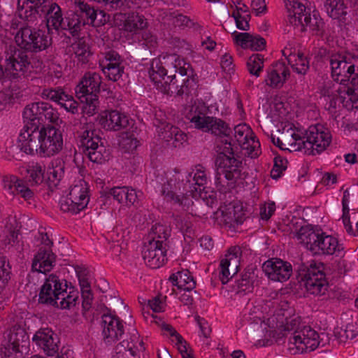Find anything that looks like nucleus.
<instances>
[{
	"instance_id": "obj_1",
	"label": "nucleus",
	"mask_w": 358,
	"mask_h": 358,
	"mask_svg": "<svg viewBox=\"0 0 358 358\" xmlns=\"http://www.w3.org/2000/svg\"><path fill=\"white\" fill-rule=\"evenodd\" d=\"M17 147L28 155L50 157L57 154L63 147L61 131L55 127H42L41 129L21 131Z\"/></svg>"
},
{
	"instance_id": "obj_2",
	"label": "nucleus",
	"mask_w": 358,
	"mask_h": 358,
	"mask_svg": "<svg viewBox=\"0 0 358 358\" xmlns=\"http://www.w3.org/2000/svg\"><path fill=\"white\" fill-rule=\"evenodd\" d=\"M289 143L290 151H301L306 155H316L324 151L330 144L331 135L329 130L322 124L311 125L303 136L292 134Z\"/></svg>"
},
{
	"instance_id": "obj_3",
	"label": "nucleus",
	"mask_w": 358,
	"mask_h": 358,
	"mask_svg": "<svg viewBox=\"0 0 358 358\" xmlns=\"http://www.w3.org/2000/svg\"><path fill=\"white\" fill-rule=\"evenodd\" d=\"M283 336L288 338L289 350L294 354L312 352L323 340L310 327L301 326L296 319L287 322Z\"/></svg>"
},
{
	"instance_id": "obj_4",
	"label": "nucleus",
	"mask_w": 358,
	"mask_h": 358,
	"mask_svg": "<svg viewBox=\"0 0 358 358\" xmlns=\"http://www.w3.org/2000/svg\"><path fill=\"white\" fill-rule=\"evenodd\" d=\"M298 239L314 255L339 256L343 252V246L336 238L328 235L321 229H313L308 226L302 227L298 233Z\"/></svg>"
},
{
	"instance_id": "obj_5",
	"label": "nucleus",
	"mask_w": 358,
	"mask_h": 358,
	"mask_svg": "<svg viewBox=\"0 0 358 358\" xmlns=\"http://www.w3.org/2000/svg\"><path fill=\"white\" fill-rule=\"evenodd\" d=\"M300 287L308 294L321 296L326 294L329 285L326 278L327 268L324 263L311 260L299 267Z\"/></svg>"
},
{
	"instance_id": "obj_6",
	"label": "nucleus",
	"mask_w": 358,
	"mask_h": 358,
	"mask_svg": "<svg viewBox=\"0 0 358 358\" xmlns=\"http://www.w3.org/2000/svg\"><path fill=\"white\" fill-rule=\"evenodd\" d=\"M2 59L4 69L0 64V81L15 80L28 76L33 71L27 52L17 48L15 44L6 45Z\"/></svg>"
},
{
	"instance_id": "obj_7",
	"label": "nucleus",
	"mask_w": 358,
	"mask_h": 358,
	"mask_svg": "<svg viewBox=\"0 0 358 358\" xmlns=\"http://www.w3.org/2000/svg\"><path fill=\"white\" fill-rule=\"evenodd\" d=\"M192 173L182 174L179 170L175 169L167 176V181L162 189V194L169 201H173L180 206H186L188 196H195L197 189L191 183Z\"/></svg>"
},
{
	"instance_id": "obj_8",
	"label": "nucleus",
	"mask_w": 358,
	"mask_h": 358,
	"mask_svg": "<svg viewBox=\"0 0 358 358\" xmlns=\"http://www.w3.org/2000/svg\"><path fill=\"white\" fill-rule=\"evenodd\" d=\"M66 287V281L63 284L57 275L50 274L41 287L38 301L43 304L60 306L61 308H70L76 306L78 296H65Z\"/></svg>"
},
{
	"instance_id": "obj_9",
	"label": "nucleus",
	"mask_w": 358,
	"mask_h": 358,
	"mask_svg": "<svg viewBox=\"0 0 358 358\" xmlns=\"http://www.w3.org/2000/svg\"><path fill=\"white\" fill-rule=\"evenodd\" d=\"M179 72H184L185 74L191 76L192 73L191 64L176 54H169L152 60L149 75L152 82H159L160 79L164 80L165 76L169 73L173 75Z\"/></svg>"
},
{
	"instance_id": "obj_10",
	"label": "nucleus",
	"mask_w": 358,
	"mask_h": 358,
	"mask_svg": "<svg viewBox=\"0 0 358 358\" xmlns=\"http://www.w3.org/2000/svg\"><path fill=\"white\" fill-rule=\"evenodd\" d=\"M102 84L101 76L95 72L85 73L76 89V96L84 103L83 110L89 115L96 113L99 101L98 94Z\"/></svg>"
},
{
	"instance_id": "obj_11",
	"label": "nucleus",
	"mask_w": 358,
	"mask_h": 358,
	"mask_svg": "<svg viewBox=\"0 0 358 358\" xmlns=\"http://www.w3.org/2000/svg\"><path fill=\"white\" fill-rule=\"evenodd\" d=\"M15 40L16 42L15 45L27 52L33 68L31 52L45 50L50 44V39L48 38L44 31L35 29L31 25L22 27L17 31Z\"/></svg>"
},
{
	"instance_id": "obj_12",
	"label": "nucleus",
	"mask_w": 358,
	"mask_h": 358,
	"mask_svg": "<svg viewBox=\"0 0 358 358\" xmlns=\"http://www.w3.org/2000/svg\"><path fill=\"white\" fill-rule=\"evenodd\" d=\"M215 164L217 171L215 180L218 189L226 192L234 187L236 180L241 176L242 162L234 157L220 155L217 157Z\"/></svg>"
},
{
	"instance_id": "obj_13",
	"label": "nucleus",
	"mask_w": 358,
	"mask_h": 358,
	"mask_svg": "<svg viewBox=\"0 0 358 358\" xmlns=\"http://www.w3.org/2000/svg\"><path fill=\"white\" fill-rule=\"evenodd\" d=\"M329 64L333 79L345 85L358 68V57L349 52H336L329 56Z\"/></svg>"
},
{
	"instance_id": "obj_14",
	"label": "nucleus",
	"mask_w": 358,
	"mask_h": 358,
	"mask_svg": "<svg viewBox=\"0 0 358 358\" xmlns=\"http://www.w3.org/2000/svg\"><path fill=\"white\" fill-rule=\"evenodd\" d=\"M81 143L85 155L91 162L102 164L109 160L110 149L96 130L84 131L81 136Z\"/></svg>"
},
{
	"instance_id": "obj_15",
	"label": "nucleus",
	"mask_w": 358,
	"mask_h": 358,
	"mask_svg": "<svg viewBox=\"0 0 358 358\" xmlns=\"http://www.w3.org/2000/svg\"><path fill=\"white\" fill-rule=\"evenodd\" d=\"M195 128L204 132L210 131L216 136L224 135L227 136L231 134V129L221 119L207 116L201 112L198 106H192L186 115Z\"/></svg>"
},
{
	"instance_id": "obj_16",
	"label": "nucleus",
	"mask_w": 358,
	"mask_h": 358,
	"mask_svg": "<svg viewBox=\"0 0 358 358\" xmlns=\"http://www.w3.org/2000/svg\"><path fill=\"white\" fill-rule=\"evenodd\" d=\"M28 23L34 24L38 17L44 16L46 18V26L48 32L52 29L60 30L64 17L62 15L61 8L56 3L48 1L45 5L38 7L37 10L29 11Z\"/></svg>"
},
{
	"instance_id": "obj_17",
	"label": "nucleus",
	"mask_w": 358,
	"mask_h": 358,
	"mask_svg": "<svg viewBox=\"0 0 358 358\" xmlns=\"http://www.w3.org/2000/svg\"><path fill=\"white\" fill-rule=\"evenodd\" d=\"M48 103L36 102L27 105L23 111L24 126L21 131L41 129L45 123V113Z\"/></svg>"
},
{
	"instance_id": "obj_18",
	"label": "nucleus",
	"mask_w": 358,
	"mask_h": 358,
	"mask_svg": "<svg viewBox=\"0 0 358 358\" xmlns=\"http://www.w3.org/2000/svg\"><path fill=\"white\" fill-rule=\"evenodd\" d=\"M241 249L239 246L231 247L220 262V279L226 284L237 273L241 257Z\"/></svg>"
},
{
	"instance_id": "obj_19",
	"label": "nucleus",
	"mask_w": 358,
	"mask_h": 358,
	"mask_svg": "<svg viewBox=\"0 0 358 358\" xmlns=\"http://www.w3.org/2000/svg\"><path fill=\"white\" fill-rule=\"evenodd\" d=\"M153 124L157 127L161 139L173 148H177L186 141L187 136L178 127L167 123L164 118L155 117Z\"/></svg>"
},
{
	"instance_id": "obj_20",
	"label": "nucleus",
	"mask_w": 358,
	"mask_h": 358,
	"mask_svg": "<svg viewBox=\"0 0 358 358\" xmlns=\"http://www.w3.org/2000/svg\"><path fill=\"white\" fill-rule=\"evenodd\" d=\"M166 243L162 241L145 243L143 250V258L148 266L158 268L162 266L166 259Z\"/></svg>"
},
{
	"instance_id": "obj_21",
	"label": "nucleus",
	"mask_w": 358,
	"mask_h": 358,
	"mask_svg": "<svg viewBox=\"0 0 358 358\" xmlns=\"http://www.w3.org/2000/svg\"><path fill=\"white\" fill-rule=\"evenodd\" d=\"M262 270L269 279L274 281L284 282L292 275V265L280 259H271L262 265Z\"/></svg>"
},
{
	"instance_id": "obj_22",
	"label": "nucleus",
	"mask_w": 358,
	"mask_h": 358,
	"mask_svg": "<svg viewBox=\"0 0 358 358\" xmlns=\"http://www.w3.org/2000/svg\"><path fill=\"white\" fill-rule=\"evenodd\" d=\"M250 128L245 124H241L234 127V137L243 149L248 150V155L252 158L258 157L260 154V143L255 137L250 136Z\"/></svg>"
},
{
	"instance_id": "obj_23",
	"label": "nucleus",
	"mask_w": 358,
	"mask_h": 358,
	"mask_svg": "<svg viewBox=\"0 0 358 358\" xmlns=\"http://www.w3.org/2000/svg\"><path fill=\"white\" fill-rule=\"evenodd\" d=\"M33 341L43 349L48 356H54L58 352L59 339L57 335L48 328L36 331L33 337Z\"/></svg>"
},
{
	"instance_id": "obj_24",
	"label": "nucleus",
	"mask_w": 358,
	"mask_h": 358,
	"mask_svg": "<svg viewBox=\"0 0 358 358\" xmlns=\"http://www.w3.org/2000/svg\"><path fill=\"white\" fill-rule=\"evenodd\" d=\"M101 326L103 335L108 342L118 340L124 331L122 321L111 314L107 313L102 315Z\"/></svg>"
},
{
	"instance_id": "obj_25",
	"label": "nucleus",
	"mask_w": 358,
	"mask_h": 358,
	"mask_svg": "<svg viewBox=\"0 0 358 358\" xmlns=\"http://www.w3.org/2000/svg\"><path fill=\"white\" fill-rule=\"evenodd\" d=\"M289 76V70L285 62H277L267 70L265 83L272 88H280Z\"/></svg>"
},
{
	"instance_id": "obj_26",
	"label": "nucleus",
	"mask_w": 358,
	"mask_h": 358,
	"mask_svg": "<svg viewBox=\"0 0 358 358\" xmlns=\"http://www.w3.org/2000/svg\"><path fill=\"white\" fill-rule=\"evenodd\" d=\"M106 64H101V70L106 77L113 82L118 81L124 73V67L120 62V56L115 52L106 56Z\"/></svg>"
},
{
	"instance_id": "obj_27",
	"label": "nucleus",
	"mask_w": 358,
	"mask_h": 358,
	"mask_svg": "<svg viewBox=\"0 0 358 358\" xmlns=\"http://www.w3.org/2000/svg\"><path fill=\"white\" fill-rule=\"evenodd\" d=\"M55 259L56 256L50 248L41 247L33 260L32 270L45 273L53 268Z\"/></svg>"
},
{
	"instance_id": "obj_28",
	"label": "nucleus",
	"mask_w": 358,
	"mask_h": 358,
	"mask_svg": "<svg viewBox=\"0 0 358 358\" xmlns=\"http://www.w3.org/2000/svg\"><path fill=\"white\" fill-rule=\"evenodd\" d=\"M100 122L107 130L119 131L127 129L130 125V119L120 111L111 110L101 118Z\"/></svg>"
},
{
	"instance_id": "obj_29",
	"label": "nucleus",
	"mask_w": 358,
	"mask_h": 358,
	"mask_svg": "<svg viewBox=\"0 0 358 358\" xmlns=\"http://www.w3.org/2000/svg\"><path fill=\"white\" fill-rule=\"evenodd\" d=\"M3 188L7 194L13 196L20 194L25 200L31 199L34 193L22 180L15 176H6L3 180Z\"/></svg>"
},
{
	"instance_id": "obj_30",
	"label": "nucleus",
	"mask_w": 358,
	"mask_h": 358,
	"mask_svg": "<svg viewBox=\"0 0 358 358\" xmlns=\"http://www.w3.org/2000/svg\"><path fill=\"white\" fill-rule=\"evenodd\" d=\"M3 342L26 350L29 343V336L23 328L14 326L5 332Z\"/></svg>"
},
{
	"instance_id": "obj_31",
	"label": "nucleus",
	"mask_w": 358,
	"mask_h": 358,
	"mask_svg": "<svg viewBox=\"0 0 358 358\" xmlns=\"http://www.w3.org/2000/svg\"><path fill=\"white\" fill-rule=\"evenodd\" d=\"M157 88L162 93L168 95L176 94L177 96H182V94H187V87L184 85H177L178 83L175 78V76L169 75L165 77L164 80L160 79L159 82H153Z\"/></svg>"
},
{
	"instance_id": "obj_32",
	"label": "nucleus",
	"mask_w": 358,
	"mask_h": 358,
	"mask_svg": "<svg viewBox=\"0 0 358 358\" xmlns=\"http://www.w3.org/2000/svg\"><path fill=\"white\" fill-rule=\"evenodd\" d=\"M324 7L327 14L334 20L344 23L348 13V7L341 0H324Z\"/></svg>"
},
{
	"instance_id": "obj_33",
	"label": "nucleus",
	"mask_w": 358,
	"mask_h": 358,
	"mask_svg": "<svg viewBox=\"0 0 358 358\" xmlns=\"http://www.w3.org/2000/svg\"><path fill=\"white\" fill-rule=\"evenodd\" d=\"M85 20L78 15V13L70 12L65 15L60 30L68 31L74 38H79Z\"/></svg>"
},
{
	"instance_id": "obj_34",
	"label": "nucleus",
	"mask_w": 358,
	"mask_h": 358,
	"mask_svg": "<svg viewBox=\"0 0 358 358\" xmlns=\"http://www.w3.org/2000/svg\"><path fill=\"white\" fill-rule=\"evenodd\" d=\"M288 10V22L294 26L299 27L303 22L304 17L309 13L310 9H306L305 6L297 1L289 2L287 4Z\"/></svg>"
},
{
	"instance_id": "obj_35",
	"label": "nucleus",
	"mask_w": 358,
	"mask_h": 358,
	"mask_svg": "<svg viewBox=\"0 0 358 358\" xmlns=\"http://www.w3.org/2000/svg\"><path fill=\"white\" fill-rule=\"evenodd\" d=\"M169 280L173 285L177 286L178 289H182L185 291H191L196 287V281L188 270L178 271L172 274Z\"/></svg>"
},
{
	"instance_id": "obj_36",
	"label": "nucleus",
	"mask_w": 358,
	"mask_h": 358,
	"mask_svg": "<svg viewBox=\"0 0 358 358\" xmlns=\"http://www.w3.org/2000/svg\"><path fill=\"white\" fill-rule=\"evenodd\" d=\"M48 1V0H18L19 16L28 22L29 11L37 10L38 7L45 5Z\"/></svg>"
},
{
	"instance_id": "obj_37",
	"label": "nucleus",
	"mask_w": 358,
	"mask_h": 358,
	"mask_svg": "<svg viewBox=\"0 0 358 358\" xmlns=\"http://www.w3.org/2000/svg\"><path fill=\"white\" fill-rule=\"evenodd\" d=\"M303 24L299 25L301 31L306 30V27H308L316 35H322L323 33L324 22L317 14L313 13L311 17L310 12L304 17Z\"/></svg>"
},
{
	"instance_id": "obj_38",
	"label": "nucleus",
	"mask_w": 358,
	"mask_h": 358,
	"mask_svg": "<svg viewBox=\"0 0 358 358\" xmlns=\"http://www.w3.org/2000/svg\"><path fill=\"white\" fill-rule=\"evenodd\" d=\"M287 62L294 71L301 75H305L309 69V62L303 53L297 55L289 54Z\"/></svg>"
},
{
	"instance_id": "obj_39",
	"label": "nucleus",
	"mask_w": 358,
	"mask_h": 358,
	"mask_svg": "<svg viewBox=\"0 0 358 358\" xmlns=\"http://www.w3.org/2000/svg\"><path fill=\"white\" fill-rule=\"evenodd\" d=\"M147 21L143 15L131 13L124 22V29L129 32H137L147 27Z\"/></svg>"
},
{
	"instance_id": "obj_40",
	"label": "nucleus",
	"mask_w": 358,
	"mask_h": 358,
	"mask_svg": "<svg viewBox=\"0 0 358 358\" xmlns=\"http://www.w3.org/2000/svg\"><path fill=\"white\" fill-rule=\"evenodd\" d=\"M44 169L38 164L29 166L27 169V178L30 185H38L44 180Z\"/></svg>"
},
{
	"instance_id": "obj_41",
	"label": "nucleus",
	"mask_w": 358,
	"mask_h": 358,
	"mask_svg": "<svg viewBox=\"0 0 358 358\" xmlns=\"http://www.w3.org/2000/svg\"><path fill=\"white\" fill-rule=\"evenodd\" d=\"M63 175L64 167L62 166H56L55 167L49 169L47 172L45 183L51 191L59 185Z\"/></svg>"
},
{
	"instance_id": "obj_42",
	"label": "nucleus",
	"mask_w": 358,
	"mask_h": 358,
	"mask_svg": "<svg viewBox=\"0 0 358 358\" xmlns=\"http://www.w3.org/2000/svg\"><path fill=\"white\" fill-rule=\"evenodd\" d=\"M162 14L159 15L162 19L166 18L169 20H173V23L176 26H185L192 27L195 23L188 17L182 14H175V13H168L167 11L161 10Z\"/></svg>"
},
{
	"instance_id": "obj_43",
	"label": "nucleus",
	"mask_w": 358,
	"mask_h": 358,
	"mask_svg": "<svg viewBox=\"0 0 358 358\" xmlns=\"http://www.w3.org/2000/svg\"><path fill=\"white\" fill-rule=\"evenodd\" d=\"M74 3L78 8L75 13H78V15L85 20V25L90 24L94 13V8L80 0H75Z\"/></svg>"
},
{
	"instance_id": "obj_44",
	"label": "nucleus",
	"mask_w": 358,
	"mask_h": 358,
	"mask_svg": "<svg viewBox=\"0 0 358 358\" xmlns=\"http://www.w3.org/2000/svg\"><path fill=\"white\" fill-rule=\"evenodd\" d=\"M134 344L130 345L128 341H123L115 348V355L112 358H133L135 356Z\"/></svg>"
},
{
	"instance_id": "obj_45",
	"label": "nucleus",
	"mask_w": 358,
	"mask_h": 358,
	"mask_svg": "<svg viewBox=\"0 0 358 358\" xmlns=\"http://www.w3.org/2000/svg\"><path fill=\"white\" fill-rule=\"evenodd\" d=\"M230 134L225 136L221 135L220 138L217 141L216 152L218 153L217 157L224 155L226 157H234V151L231 142V138L229 137Z\"/></svg>"
},
{
	"instance_id": "obj_46",
	"label": "nucleus",
	"mask_w": 358,
	"mask_h": 358,
	"mask_svg": "<svg viewBox=\"0 0 358 358\" xmlns=\"http://www.w3.org/2000/svg\"><path fill=\"white\" fill-rule=\"evenodd\" d=\"M248 70L250 74L259 77L264 67V59L259 54H254L247 62Z\"/></svg>"
},
{
	"instance_id": "obj_47",
	"label": "nucleus",
	"mask_w": 358,
	"mask_h": 358,
	"mask_svg": "<svg viewBox=\"0 0 358 358\" xmlns=\"http://www.w3.org/2000/svg\"><path fill=\"white\" fill-rule=\"evenodd\" d=\"M169 234L164 225L156 224L152 226L150 232L148 234V242H154L162 241V243H166Z\"/></svg>"
},
{
	"instance_id": "obj_48",
	"label": "nucleus",
	"mask_w": 358,
	"mask_h": 358,
	"mask_svg": "<svg viewBox=\"0 0 358 358\" xmlns=\"http://www.w3.org/2000/svg\"><path fill=\"white\" fill-rule=\"evenodd\" d=\"M41 96L43 98L55 101L59 105L61 101L66 100L67 94L60 87L46 88L43 90Z\"/></svg>"
},
{
	"instance_id": "obj_49",
	"label": "nucleus",
	"mask_w": 358,
	"mask_h": 358,
	"mask_svg": "<svg viewBox=\"0 0 358 358\" xmlns=\"http://www.w3.org/2000/svg\"><path fill=\"white\" fill-rule=\"evenodd\" d=\"M203 167L201 166H198L196 167V172L194 174V176L191 177L189 179L191 180V183L193 184L192 189H194V187L197 189V191L195 192V194L197 192H200L201 190H204L205 185L207 182V177L205 171L202 170Z\"/></svg>"
},
{
	"instance_id": "obj_50",
	"label": "nucleus",
	"mask_w": 358,
	"mask_h": 358,
	"mask_svg": "<svg viewBox=\"0 0 358 358\" xmlns=\"http://www.w3.org/2000/svg\"><path fill=\"white\" fill-rule=\"evenodd\" d=\"M174 76L178 83L177 85L187 87V94L189 93V90L196 85V78L195 77L193 69L192 73L189 76L187 74H185L184 72H179V73L174 74Z\"/></svg>"
},
{
	"instance_id": "obj_51",
	"label": "nucleus",
	"mask_w": 358,
	"mask_h": 358,
	"mask_svg": "<svg viewBox=\"0 0 358 358\" xmlns=\"http://www.w3.org/2000/svg\"><path fill=\"white\" fill-rule=\"evenodd\" d=\"M75 54L80 61L85 63L90 55L89 45L83 39L80 38L75 44Z\"/></svg>"
},
{
	"instance_id": "obj_52",
	"label": "nucleus",
	"mask_w": 358,
	"mask_h": 358,
	"mask_svg": "<svg viewBox=\"0 0 358 358\" xmlns=\"http://www.w3.org/2000/svg\"><path fill=\"white\" fill-rule=\"evenodd\" d=\"M341 341L345 340H352L358 337V326L356 324H348L345 329H341L337 332Z\"/></svg>"
},
{
	"instance_id": "obj_53",
	"label": "nucleus",
	"mask_w": 358,
	"mask_h": 358,
	"mask_svg": "<svg viewBox=\"0 0 358 358\" xmlns=\"http://www.w3.org/2000/svg\"><path fill=\"white\" fill-rule=\"evenodd\" d=\"M76 272L78 278L79 285L81 289V294L85 292H91L90 283L88 281V271L83 267L78 266L76 268Z\"/></svg>"
},
{
	"instance_id": "obj_54",
	"label": "nucleus",
	"mask_w": 358,
	"mask_h": 358,
	"mask_svg": "<svg viewBox=\"0 0 358 358\" xmlns=\"http://www.w3.org/2000/svg\"><path fill=\"white\" fill-rule=\"evenodd\" d=\"M60 208L64 212L72 213L74 214L78 213L83 209H80V207L78 206V203H76L72 198L69 196H66V197H63L60 200Z\"/></svg>"
},
{
	"instance_id": "obj_55",
	"label": "nucleus",
	"mask_w": 358,
	"mask_h": 358,
	"mask_svg": "<svg viewBox=\"0 0 358 358\" xmlns=\"http://www.w3.org/2000/svg\"><path fill=\"white\" fill-rule=\"evenodd\" d=\"M246 310L248 312V316L246 320L251 323L257 324L262 323L263 314L259 306H254L252 304H248Z\"/></svg>"
},
{
	"instance_id": "obj_56",
	"label": "nucleus",
	"mask_w": 358,
	"mask_h": 358,
	"mask_svg": "<svg viewBox=\"0 0 358 358\" xmlns=\"http://www.w3.org/2000/svg\"><path fill=\"white\" fill-rule=\"evenodd\" d=\"M2 348L1 349L3 358H22V349L17 348L15 345H8L2 342Z\"/></svg>"
},
{
	"instance_id": "obj_57",
	"label": "nucleus",
	"mask_w": 358,
	"mask_h": 358,
	"mask_svg": "<svg viewBox=\"0 0 358 358\" xmlns=\"http://www.w3.org/2000/svg\"><path fill=\"white\" fill-rule=\"evenodd\" d=\"M10 278V266L6 257L0 255V287Z\"/></svg>"
},
{
	"instance_id": "obj_58",
	"label": "nucleus",
	"mask_w": 358,
	"mask_h": 358,
	"mask_svg": "<svg viewBox=\"0 0 358 358\" xmlns=\"http://www.w3.org/2000/svg\"><path fill=\"white\" fill-rule=\"evenodd\" d=\"M235 207L228 208L226 210H222L221 214L222 219V220L226 224L230 226L234 225V224H241L242 220L239 216H236L235 214Z\"/></svg>"
},
{
	"instance_id": "obj_59",
	"label": "nucleus",
	"mask_w": 358,
	"mask_h": 358,
	"mask_svg": "<svg viewBox=\"0 0 358 358\" xmlns=\"http://www.w3.org/2000/svg\"><path fill=\"white\" fill-rule=\"evenodd\" d=\"M68 196L72 199L80 197H89L87 183L85 181H80L70 189Z\"/></svg>"
},
{
	"instance_id": "obj_60",
	"label": "nucleus",
	"mask_w": 358,
	"mask_h": 358,
	"mask_svg": "<svg viewBox=\"0 0 358 358\" xmlns=\"http://www.w3.org/2000/svg\"><path fill=\"white\" fill-rule=\"evenodd\" d=\"M231 17L234 18L238 29L243 31L249 30V21L250 20V14L242 15L238 14V13H232Z\"/></svg>"
},
{
	"instance_id": "obj_61",
	"label": "nucleus",
	"mask_w": 358,
	"mask_h": 358,
	"mask_svg": "<svg viewBox=\"0 0 358 358\" xmlns=\"http://www.w3.org/2000/svg\"><path fill=\"white\" fill-rule=\"evenodd\" d=\"M18 232L5 233L4 238L2 240L3 245L5 247L10 245L15 247L17 250H22V245L19 244Z\"/></svg>"
},
{
	"instance_id": "obj_62",
	"label": "nucleus",
	"mask_w": 358,
	"mask_h": 358,
	"mask_svg": "<svg viewBox=\"0 0 358 358\" xmlns=\"http://www.w3.org/2000/svg\"><path fill=\"white\" fill-rule=\"evenodd\" d=\"M221 67L222 70L228 75L231 76L234 71V65L231 55L225 53L221 58Z\"/></svg>"
},
{
	"instance_id": "obj_63",
	"label": "nucleus",
	"mask_w": 358,
	"mask_h": 358,
	"mask_svg": "<svg viewBox=\"0 0 358 358\" xmlns=\"http://www.w3.org/2000/svg\"><path fill=\"white\" fill-rule=\"evenodd\" d=\"M252 38L253 34L247 32L235 34L236 42L243 48H250Z\"/></svg>"
},
{
	"instance_id": "obj_64",
	"label": "nucleus",
	"mask_w": 358,
	"mask_h": 358,
	"mask_svg": "<svg viewBox=\"0 0 358 358\" xmlns=\"http://www.w3.org/2000/svg\"><path fill=\"white\" fill-rule=\"evenodd\" d=\"M127 187H115L109 189L108 194L113 197L119 203H124Z\"/></svg>"
}]
</instances>
